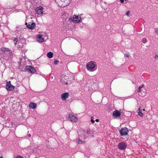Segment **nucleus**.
<instances>
[{
  "instance_id": "473e14b6",
  "label": "nucleus",
  "mask_w": 158,
  "mask_h": 158,
  "mask_svg": "<svg viewBox=\"0 0 158 158\" xmlns=\"http://www.w3.org/2000/svg\"><path fill=\"white\" fill-rule=\"evenodd\" d=\"M141 110H142V111L143 112V111H144L145 110L144 109H141Z\"/></svg>"
},
{
  "instance_id": "39448f33",
  "label": "nucleus",
  "mask_w": 158,
  "mask_h": 158,
  "mask_svg": "<svg viewBox=\"0 0 158 158\" xmlns=\"http://www.w3.org/2000/svg\"><path fill=\"white\" fill-rule=\"evenodd\" d=\"M72 21L76 23H78L81 22L82 20L80 16L74 15L73 16Z\"/></svg>"
},
{
  "instance_id": "9b49d317",
  "label": "nucleus",
  "mask_w": 158,
  "mask_h": 158,
  "mask_svg": "<svg viewBox=\"0 0 158 158\" xmlns=\"http://www.w3.org/2000/svg\"><path fill=\"white\" fill-rule=\"evenodd\" d=\"M69 96V94L68 93H64L61 95V98L63 100H66Z\"/></svg>"
},
{
  "instance_id": "423d86ee",
  "label": "nucleus",
  "mask_w": 158,
  "mask_h": 158,
  "mask_svg": "<svg viewBox=\"0 0 158 158\" xmlns=\"http://www.w3.org/2000/svg\"><path fill=\"white\" fill-rule=\"evenodd\" d=\"M35 11L38 15H42L43 13V7L41 6L36 8L35 9Z\"/></svg>"
},
{
  "instance_id": "393cba45",
  "label": "nucleus",
  "mask_w": 158,
  "mask_h": 158,
  "mask_svg": "<svg viewBox=\"0 0 158 158\" xmlns=\"http://www.w3.org/2000/svg\"><path fill=\"white\" fill-rule=\"evenodd\" d=\"M129 13H130V12L129 11L127 12L126 13V15L128 16L129 15Z\"/></svg>"
},
{
  "instance_id": "f257e3e1",
  "label": "nucleus",
  "mask_w": 158,
  "mask_h": 158,
  "mask_svg": "<svg viewBox=\"0 0 158 158\" xmlns=\"http://www.w3.org/2000/svg\"><path fill=\"white\" fill-rule=\"evenodd\" d=\"M86 68L88 71L93 72L97 69V65L95 62L91 61L87 63Z\"/></svg>"
},
{
  "instance_id": "f3484780",
  "label": "nucleus",
  "mask_w": 158,
  "mask_h": 158,
  "mask_svg": "<svg viewBox=\"0 0 158 158\" xmlns=\"http://www.w3.org/2000/svg\"><path fill=\"white\" fill-rule=\"evenodd\" d=\"M62 2H64L63 7H65L68 5L70 3V0H62Z\"/></svg>"
},
{
  "instance_id": "c756f323",
  "label": "nucleus",
  "mask_w": 158,
  "mask_h": 158,
  "mask_svg": "<svg viewBox=\"0 0 158 158\" xmlns=\"http://www.w3.org/2000/svg\"><path fill=\"white\" fill-rule=\"evenodd\" d=\"M125 56L127 57H129V55L128 54H125Z\"/></svg>"
},
{
  "instance_id": "f8f14e48",
  "label": "nucleus",
  "mask_w": 158,
  "mask_h": 158,
  "mask_svg": "<svg viewBox=\"0 0 158 158\" xmlns=\"http://www.w3.org/2000/svg\"><path fill=\"white\" fill-rule=\"evenodd\" d=\"M35 26V23L34 22L32 23L31 24L27 25V28L30 29H34Z\"/></svg>"
},
{
  "instance_id": "0eeeda50",
  "label": "nucleus",
  "mask_w": 158,
  "mask_h": 158,
  "mask_svg": "<svg viewBox=\"0 0 158 158\" xmlns=\"http://www.w3.org/2000/svg\"><path fill=\"white\" fill-rule=\"evenodd\" d=\"M127 147V145L125 143L120 142L118 145V148L120 150H124Z\"/></svg>"
},
{
  "instance_id": "9d476101",
  "label": "nucleus",
  "mask_w": 158,
  "mask_h": 158,
  "mask_svg": "<svg viewBox=\"0 0 158 158\" xmlns=\"http://www.w3.org/2000/svg\"><path fill=\"white\" fill-rule=\"evenodd\" d=\"M68 77L67 76H64L61 77V81L63 84L67 85V79Z\"/></svg>"
},
{
  "instance_id": "6e6552de",
  "label": "nucleus",
  "mask_w": 158,
  "mask_h": 158,
  "mask_svg": "<svg viewBox=\"0 0 158 158\" xmlns=\"http://www.w3.org/2000/svg\"><path fill=\"white\" fill-rule=\"evenodd\" d=\"M69 118L70 121L73 122H76L78 120V118L77 117L74 116L72 114L69 115Z\"/></svg>"
},
{
  "instance_id": "72a5a7b5",
  "label": "nucleus",
  "mask_w": 158,
  "mask_h": 158,
  "mask_svg": "<svg viewBox=\"0 0 158 158\" xmlns=\"http://www.w3.org/2000/svg\"><path fill=\"white\" fill-rule=\"evenodd\" d=\"M28 136L29 137H30L31 136V135L30 134H29L28 135Z\"/></svg>"
},
{
  "instance_id": "b1692460",
  "label": "nucleus",
  "mask_w": 158,
  "mask_h": 158,
  "mask_svg": "<svg viewBox=\"0 0 158 158\" xmlns=\"http://www.w3.org/2000/svg\"><path fill=\"white\" fill-rule=\"evenodd\" d=\"M154 31L155 33L158 35V29L156 28L155 29Z\"/></svg>"
},
{
  "instance_id": "cd10ccee",
  "label": "nucleus",
  "mask_w": 158,
  "mask_h": 158,
  "mask_svg": "<svg viewBox=\"0 0 158 158\" xmlns=\"http://www.w3.org/2000/svg\"><path fill=\"white\" fill-rule=\"evenodd\" d=\"M16 158H23L22 156H18Z\"/></svg>"
},
{
  "instance_id": "aec40b11",
  "label": "nucleus",
  "mask_w": 158,
  "mask_h": 158,
  "mask_svg": "<svg viewBox=\"0 0 158 158\" xmlns=\"http://www.w3.org/2000/svg\"><path fill=\"white\" fill-rule=\"evenodd\" d=\"M77 143L79 144H81L84 143V142L81 140L80 139H78L77 140Z\"/></svg>"
},
{
  "instance_id": "a878e982",
  "label": "nucleus",
  "mask_w": 158,
  "mask_h": 158,
  "mask_svg": "<svg viewBox=\"0 0 158 158\" xmlns=\"http://www.w3.org/2000/svg\"><path fill=\"white\" fill-rule=\"evenodd\" d=\"M121 3H123L124 2V1H126L127 0H120Z\"/></svg>"
},
{
  "instance_id": "2f4dec72",
  "label": "nucleus",
  "mask_w": 158,
  "mask_h": 158,
  "mask_svg": "<svg viewBox=\"0 0 158 158\" xmlns=\"http://www.w3.org/2000/svg\"><path fill=\"white\" fill-rule=\"evenodd\" d=\"M95 121L96 122H98L99 121V119H96V120H95Z\"/></svg>"
},
{
  "instance_id": "20e7f679",
  "label": "nucleus",
  "mask_w": 158,
  "mask_h": 158,
  "mask_svg": "<svg viewBox=\"0 0 158 158\" xmlns=\"http://www.w3.org/2000/svg\"><path fill=\"white\" fill-rule=\"evenodd\" d=\"M6 88L7 91H11L15 89V86L11 84L10 81H7L6 84Z\"/></svg>"
},
{
  "instance_id": "1a4fd4ad",
  "label": "nucleus",
  "mask_w": 158,
  "mask_h": 158,
  "mask_svg": "<svg viewBox=\"0 0 158 158\" xmlns=\"http://www.w3.org/2000/svg\"><path fill=\"white\" fill-rule=\"evenodd\" d=\"M26 69L28 71L31 73H34L36 71V70L32 66H28L26 67Z\"/></svg>"
},
{
  "instance_id": "f03ea898",
  "label": "nucleus",
  "mask_w": 158,
  "mask_h": 158,
  "mask_svg": "<svg viewBox=\"0 0 158 158\" xmlns=\"http://www.w3.org/2000/svg\"><path fill=\"white\" fill-rule=\"evenodd\" d=\"M45 35H37L36 37V39L37 41L39 43H42L44 41V37H45Z\"/></svg>"
},
{
  "instance_id": "ddd939ff",
  "label": "nucleus",
  "mask_w": 158,
  "mask_h": 158,
  "mask_svg": "<svg viewBox=\"0 0 158 158\" xmlns=\"http://www.w3.org/2000/svg\"><path fill=\"white\" fill-rule=\"evenodd\" d=\"M120 112L118 110H115L114 111L113 113V116L116 118L120 116Z\"/></svg>"
},
{
  "instance_id": "7ed1b4c3",
  "label": "nucleus",
  "mask_w": 158,
  "mask_h": 158,
  "mask_svg": "<svg viewBox=\"0 0 158 158\" xmlns=\"http://www.w3.org/2000/svg\"><path fill=\"white\" fill-rule=\"evenodd\" d=\"M119 131L120 135L122 136L127 135L129 132L128 129L126 127L122 128Z\"/></svg>"
},
{
  "instance_id": "412c9836",
  "label": "nucleus",
  "mask_w": 158,
  "mask_h": 158,
  "mask_svg": "<svg viewBox=\"0 0 158 158\" xmlns=\"http://www.w3.org/2000/svg\"><path fill=\"white\" fill-rule=\"evenodd\" d=\"M147 40L145 38H143L142 40V42L143 43L145 44L147 42Z\"/></svg>"
},
{
  "instance_id": "f704fd0d",
  "label": "nucleus",
  "mask_w": 158,
  "mask_h": 158,
  "mask_svg": "<svg viewBox=\"0 0 158 158\" xmlns=\"http://www.w3.org/2000/svg\"><path fill=\"white\" fill-rule=\"evenodd\" d=\"M0 158H3V157L2 156H1L0 157Z\"/></svg>"
},
{
  "instance_id": "5701e85b",
  "label": "nucleus",
  "mask_w": 158,
  "mask_h": 158,
  "mask_svg": "<svg viewBox=\"0 0 158 158\" xmlns=\"http://www.w3.org/2000/svg\"><path fill=\"white\" fill-rule=\"evenodd\" d=\"M58 62V61L57 60L55 59L54 61V64H57Z\"/></svg>"
},
{
  "instance_id": "4468645a",
  "label": "nucleus",
  "mask_w": 158,
  "mask_h": 158,
  "mask_svg": "<svg viewBox=\"0 0 158 158\" xmlns=\"http://www.w3.org/2000/svg\"><path fill=\"white\" fill-rule=\"evenodd\" d=\"M29 107L31 109H35L37 107V105L35 103L31 102L29 104Z\"/></svg>"
},
{
  "instance_id": "7c9ffc66",
  "label": "nucleus",
  "mask_w": 158,
  "mask_h": 158,
  "mask_svg": "<svg viewBox=\"0 0 158 158\" xmlns=\"http://www.w3.org/2000/svg\"><path fill=\"white\" fill-rule=\"evenodd\" d=\"M158 58V56L157 55H156L155 56V58H156V59H157Z\"/></svg>"
},
{
  "instance_id": "6ab92c4d",
  "label": "nucleus",
  "mask_w": 158,
  "mask_h": 158,
  "mask_svg": "<svg viewBox=\"0 0 158 158\" xmlns=\"http://www.w3.org/2000/svg\"><path fill=\"white\" fill-rule=\"evenodd\" d=\"M53 53L51 52H48L47 54V57L49 58H52L53 57Z\"/></svg>"
},
{
  "instance_id": "2eb2a0df",
  "label": "nucleus",
  "mask_w": 158,
  "mask_h": 158,
  "mask_svg": "<svg viewBox=\"0 0 158 158\" xmlns=\"http://www.w3.org/2000/svg\"><path fill=\"white\" fill-rule=\"evenodd\" d=\"M9 49L7 48L2 47L0 48V53L4 52H9Z\"/></svg>"
},
{
  "instance_id": "c85d7f7f",
  "label": "nucleus",
  "mask_w": 158,
  "mask_h": 158,
  "mask_svg": "<svg viewBox=\"0 0 158 158\" xmlns=\"http://www.w3.org/2000/svg\"><path fill=\"white\" fill-rule=\"evenodd\" d=\"M9 55L10 56V58H11L12 57V53H11V52H10V53H9Z\"/></svg>"
},
{
  "instance_id": "bb28decb",
  "label": "nucleus",
  "mask_w": 158,
  "mask_h": 158,
  "mask_svg": "<svg viewBox=\"0 0 158 158\" xmlns=\"http://www.w3.org/2000/svg\"><path fill=\"white\" fill-rule=\"evenodd\" d=\"M91 122L92 123H94V120L92 119H91Z\"/></svg>"
},
{
  "instance_id": "a211bd4d",
  "label": "nucleus",
  "mask_w": 158,
  "mask_h": 158,
  "mask_svg": "<svg viewBox=\"0 0 158 158\" xmlns=\"http://www.w3.org/2000/svg\"><path fill=\"white\" fill-rule=\"evenodd\" d=\"M138 115L141 117L143 116V113L141 109L139 108L138 109Z\"/></svg>"
},
{
  "instance_id": "dca6fc26",
  "label": "nucleus",
  "mask_w": 158,
  "mask_h": 158,
  "mask_svg": "<svg viewBox=\"0 0 158 158\" xmlns=\"http://www.w3.org/2000/svg\"><path fill=\"white\" fill-rule=\"evenodd\" d=\"M144 86L143 85H141L139 86L137 90V92L138 93H141L142 91L145 90Z\"/></svg>"
},
{
  "instance_id": "4be33fe9",
  "label": "nucleus",
  "mask_w": 158,
  "mask_h": 158,
  "mask_svg": "<svg viewBox=\"0 0 158 158\" xmlns=\"http://www.w3.org/2000/svg\"><path fill=\"white\" fill-rule=\"evenodd\" d=\"M13 41L14 44L16 45L18 41V39L17 38H15L14 39Z\"/></svg>"
}]
</instances>
